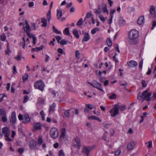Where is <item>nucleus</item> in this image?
<instances>
[{"instance_id": "obj_1", "label": "nucleus", "mask_w": 156, "mask_h": 156, "mask_svg": "<svg viewBox=\"0 0 156 156\" xmlns=\"http://www.w3.org/2000/svg\"><path fill=\"white\" fill-rule=\"evenodd\" d=\"M149 90V89L148 88L144 91L142 94L140 92L139 93L137 96V99L139 100L144 99L147 101H150L151 100L150 97L151 95V92H149L148 93Z\"/></svg>"}, {"instance_id": "obj_2", "label": "nucleus", "mask_w": 156, "mask_h": 156, "mask_svg": "<svg viewBox=\"0 0 156 156\" xmlns=\"http://www.w3.org/2000/svg\"><path fill=\"white\" fill-rule=\"evenodd\" d=\"M138 31L135 29L132 30L129 33V38L130 40L136 39L139 36Z\"/></svg>"}, {"instance_id": "obj_3", "label": "nucleus", "mask_w": 156, "mask_h": 156, "mask_svg": "<svg viewBox=\"0 0 156 156\" xmlns=\"http://www.w3.org/2000/svg\"><path fill=\"white\" fill-rule=\"evenodd\" d=\"M58 129L55 127L52 128L50 131L51 136L53 139L57 138L58 136Z\"/></svg>"}, {"instance_id": "obj_4", "label": "nucleus", "mask_w": 156, "mask_h": 156, "mask_svg": "<svg viewBox=\"0 0 156 156\" xmlns=\"http://www.w3.org/2000/svg\"><path fill=\"white\" fill-rule=\"evenodd\" d=\"M34 87L35 88L38 89L41 91H43L44 87V83L41 80L35 83Z\"/></svg>"}, {"instance_id": "obj_5", "label": "nucleus", "mask_w": 156, "mask_h": 156, "mask_svg": "<svg viewBox=\"0 0 156 156\" xmlns=\"http://www.w3.org/2000/svg\"><path fill=\"white\" fill-rule=\"evenodd\" d=\"M109 112L112 117H115L118 115L119 113L118 106L116 104L115 105L114 107Z\"/></svg>"}, {"instance_id": "obj_6", "label": "nucleus", "mask_w": 156, "mask_h": 156, "mask_svg": "<svg viewBox=\"0 0 156 156\" xmlns=\"http://www.w3.org/2000/svg\"><path fill=\"white\" fill-rule=\"evenodd\" d=\"M10 133L9 129L7 127H5L2 128V133L0 129V135L2 136H3V134H4L5 136H9Z\"/></svg>"}, {"instance_id": "obj_7", "label": "nucleus", "mask_w": 156, "mask_h": 156, "mask_svg": "<svg viewBox=\"0 0 156 156\" xmlns=\"http://www.w3.org/2000/svg\"><path fill=\"white\" fill-rule=\"evenodd\" d=\"M36 141L34 140H31L29 143V146L31 150L35 149L37 146Z\"/></svg>"}, {"instance_id": "obj_8", "label": "nucleus", "mask_w": 156, "mask_h": 156, "mask_svg": "<svg viewBox=\"0 0 156 156\" xmlns=\"http://www.w3.org/2000/svg\"><path fill=\"white\" fill-rule=\"evenodd\" d=\"M94 148V147L93 146L85 147L83 148V151L86 155H88L90 151Z\"/></svg>"}, {"instance_id": "obj_9", "label": "nucleus", "mask_w": 156, "mask_h": 156, "mask_svg": "<svg viewBox=\"0 0 156 156\" xmlns=\"http://www.w3.org/2000/svg\"><path fill=\"white\" fill-rule=\"evenodd\" d=\"M30 121V118L28 114L25 115L23 117V122L25 124H27Z\"/></svg>"}, {"instance_id": "obj_10", "label": "nucleus", "mask_w": 156, "mask_h": 156, "mask_svg": "<svg viewBox=\"0 0 156 156\" xmlns=\"http://www.w3.org/2000/svg\"><path fill=\"white\" fill-rule=\"evenodd\" d=\"M42 127V125L39 123L35 122L34 123L33 127L35 130H41Z\"/></svg>"}, {"instance_id": "obj_11", "label": "nucleus", "mask_w": 156, "mask_h": 156, "mask_svg": "<svg viewBox=\"0 0 156 156\" xmlns=\"http://www.w3.org/2000/svg\"><path fill=\"white\" fill-rule=\"evenodd\" d=\"M16 121V114L15 112H12L11 118L10 119V122L12 124H14Z\"/></svg>"}, {"instance_id": "obj_12", "label": "nucleus", "mask_w": 156, "mask_h": 156, "mask_svg": "<svg viewBox=\"0 0 156 156\" xmlns=\"http://www.w3.org/2000/svg\"><path fill=\"white\" fill-rule=\"evenodd\" d=\"M75 140L76 144H75L74 146L76 148H79L81 146V143L80 138L77 137H76L75 138Z\"/></svg>"}, {"instance_id": "obj_13", "label": "nucleus", "mask_w": 156, "mask_h": 156, "mask_svg": "<svg viewBox=\"0 0 156 156\" xmlns=\"http://www.w3.org/2000/svg\"><path fill=\"white\" fill-rule=\"evenodd\" d=\"M127 64L131 67H135L137 65V63L135 61L131 60L128 62Z\"/></svg>"}, {"instance_id": "obj_14", "label": "nucleus", "mask_w": 156, "mask_h": 156, "mask_svg": "<svg viewBox=\"0 0 156 156\" xmlns=\"http://www.w3.org/2000/svg\"><path fill=\"white\" fill-rule=\"evenodd\" d=\"M95 85L96 86H95V87H94V88H96L101 91H104L101 88V84L99 83L98 82L96 81H95Z\"/></svg>"}, {"instance_id": "obj_15", "label": "nucleus", "mask_w": 156, "mask_h": 156, "mask_svg": "<svg viewBox=\"0 0 156 156\" xmlns=\"http://www.w3.org/2000/svg\"><path fill=\"white\" fill-rule=\"evenodd\" d=\"M144 22V17L143 16H141L138 19L137 23L138 24L141 25L143 24Z\"/></svg>"}, {"instance_id": "obj_16", "label": "nucleus", "mask_w": 156, "mask_h": 156, "mask_svg": "<svg viewBox=\"0 0 156 156\" xmlns=\"http://www.w3.org/2000/svg\"><path fill=\"white\" fill-rule=\"evenodd\" d=\"M101 7L102 9L103 10V12L104 13L107 12L108 14V10L107 8V5L106 4L103 3L101 4Z\"/></svg>"}, {"instance_id": "obj_17", "label": "nucleus", "mask_w": 156, "mask_h": 156, "mask_svg": "<svg viewBox=\"0 0 156 156\" xmlns=\"http://www.w3.org/2000/svg\"><path fill=\"white\" fill-rule=\"evenodd\" d=\"M134 144L133 142H130L127 145V148L129 151L133 149L134 147Z\"/></svg>"}, {"instance_id": "obj_18", "label": "nucleus", "mask_w": 156, "mask_h": 156, "mask_svg": "<svg viewBox=\"0 0 156 156\" xmlns=\"http://www.w3.org/2000/svg\"><path fill=\"white\" fill-rule=\"evenodd\" d=\"M44 46L41 45L39 47H37L35 48H32L31 49V51L34 52V51H37L42 50Z\"/></svg>"}, {"instance_id": "obj_19", "label": "nucleus", "mask_w": 156, "mask_h": 156, "mask_svg": "<svg viewBox=\"0 0 156 156\" xmlns=\"http://www.w3.org/2000/svg\"><path fill=\"white\" fill-rule=\"evenodd\" d=\"M66 129L65 128H62L61 129V134L60 135L61 137L65 138L66 134Z\"/></svg>"}, {"instance_id": "obj_20", "label": "nucleus", "mask_w": 156, "mask_h": 156, "mask_svg": "<svg viewBox=\"0 0 156 156\" xmlns=\"http://www.w3.org/2000/svg\"><path fill=\"white\" fill-rule=\"evenodd\" d=\"M57 17L58 19H59L62 15V10L57 9Z\"/></svg>"}, {"instance_id": "obj_21", "label": "nucleus", "mask_w": 156, "mask_h": 156, "mask_svg": "<svg viewBox=\"0 0 156 156\" xmlns=\"http://www.w3.org/2000/svg\"><path fill=\"white\" fill-rule=\"evenodd\" d=\"M90 39V37L89 34L87 33H85L84 34V37L83 41H87Z\"/></svg>"}, {"instance_id": "obj_22", "label": "nucleus", "mask_w": 156, "mask_h": 156, "mask_svg": "<svg viewBox=\"0 0 156 156\" xmlns=\"http://www.w3.org/2000/svg\"><path fill=\"white\" fill-rule=\"evenodd\" d=\"M118 106V108H119L120 111H123L125 110L126 108V106L125 105H119L118 104H116Z\"/></svg>"}, {"instance_id": "obj_23", "label": "nucleus", "mask_w": 156, "mask_h": 156, "mask_svg": "<svg viewBox=\"0 0 156 156\" xmlns=\"http://www.w3.org/2000/svg\"><path fill=\"white\" fill-rule=\"evenodd\" d=\"M23 58L24 59V57L22 56V54L20 52H19L18 55L17 56L15 57L14 58L17 61H20L21 60V58Z\"/></svg>"}, {"instance_id": "obj_24", "label": "nucleus", "mask_w": 156, "mask_h": 156, "mask_svg": "<svg viewBox=\"0 0 156 156\" xmlns=\"http://www.w3.org/2000/svg\"><path fill=\"white\" fill-rule=\"evenodd\" d=\"M88 119H93V120H96L99 121L100 122H101V119H100L99 118L97 117H96L94 115L91 116L90 117H88Z\"/></svg>"}, {"instance_id": "obj_25", "label": "nucleus", "mask_w": 156, "mask_h": 156, "mask_svg": "<svg viewBox=\"0 0 156 156\" xmlns=\"http://www.w3.org/2000/svg\"><path fill=\"white\" fill-rule=\"evenodd\" d=\"M150 13L151 14H154L155 12V8L154 5H151L149 10Z\"/></svg>"}, {"instance_id": "obj_26", "label": "nucleus", "mask_w": 156, "mask_h": 156, "mask_svg": "<svg viewBox=\"0 0 156 156\" xmlns=\"http://www.w3.org/2000/svg\"><path fill=\"white\" fill-rule=\"evenodd\" d=\"M101 6L99 5H98V8L96 9L95 13L98 14L101 13Z\"/></svg>"}, {"instance_id": "obj_27", "label": "nucleus", "mask_w": 156, "mask_h": 156, "mask_svg": "<svg viewBox=\"0 0 156 156\" xmlns=\"http://www.w3.org/2000/svg\"><path fill=\"white\" fill-rule=\"evenodd\" d=\"M6 115V112L3 109H0V117L5 116Z\"/></svg>"}, {"instance_id": "obj_28", "label": "nucleus", "mask_w": 156, "mask_h": 156, "mask_svg": "<svg viewBox=\"0 0 156 156\" xmlns=\"http://www.w3.org/2000/svg\"><path fill=\"white\" fill-rule=\"evenodd\" d=\"M125 23V20L123 18L120 17L119 20V24L120 25H124Z\"/></svg>"}, {"instance_id": "obj_29", "label": "nucleus", "mask_w": 156, "mask_h": 156, "mask_svg": "<svg viewBox=\"0 0 156 156\" xmlns=\"http://www.w3.org/2000/svg\"><path fill=\"white\" fill-rule=\"evenodd\" d=\"M55 103H53L52 105H50L49 106L50 109L49 110V112L50 113V112L54 111L55 110Z\"/></svg>"}, {"instance_id": "obj_30", "label": "nucleus", "mask_w": 156, "mask_h": 156, "mask_svg": "<svg viewBox=\"0 0 156 156\" xmlns=\"http://www.w3.org/2000/svg\"><path fill=\"white\" fill-rule=\"evenodd\" d=\"M70 110H67L66 111L64 112V114L65 115V116L69 118L70 117Z\"/></svg>"}, {"instance_id": "obj_31", "label": "nucleus", "mask_w": 156, "mask_h": 156, "mask_svg": "<svg viewBox=\"0 0 156 156\" xmlns=\"http://www.w3.org/2000/svg\"><path fill=\"white\" fill-rule=\"evenodd\" d=\"M73 34L75 37L76 38H78L79 37V36L78 34V31L76 30L75 29L73 30Z\"/></svg>"}, {"instance_id": "obj_32", "label": "nucleus", "mask_w": 156, "mask_h": 156, "mask_svg": "<svg viewBox=\"0 0 156 156\" xmlns=\"http://www.w3.org/2000/svg\"><path fill=\"white\" fill-rule=\"evenodd\" d=\"M5 97H7V96L5 94H0V102L2 101L3 100V98Z\"/></svg>"}, {"instance_id": "obj_33", "label": "nucleus", "mask_w": 156, "mask_h": 156, "mask_svg": "<svg viewBox=\"0 0 156 156\" xmlns=\"http://www.w3.org/2000/svg\"><path fill=\"white\" fill-rule=\"evenodd\" d=\"M99 30V29L98 27H96L95 28H94L91 31V33L92 34H95L97 31H98Z\"/></svg>"}, {"instance_id": "obj_34", "label": "nucleus", "mask_w": 156, "mask_h": 156, "mask_svg": "<svg viewBox=\"0 0 156 156\" xmlns=\"http://www.w3.org/2000/svg\"><path fill=\"white\" fill-rule=\"evenodd\" d=\"M41 23H43L42 26L44 27H45L47 25V20L45 19H42L41 20Z\"/></svg>"}, {"instance_id": "obj_35", "label": "nucleus", "mask_w": 156, "mask_h": 156, "mask_svg": "<svg viewBox=\"0 0 156 156\" xmlns=\"http://www.w3.org/2000/svg\"><path fill=\"white\" fill-rule=\"evenodd\" d=\"M107 43L108 47H111L112 45V42L111 39L108 38L107 39Z\"/></svg>"}, {"instance_id": "obj_36", "label": "nucleus", "mask_w": 156, "mask_h": 156, "mask_svg": "<svg viewBox=\"0 0 156 156\" xmlns=\"http://www.w3.org/2000/svg\"><path fill=\"white\" fill-rule=\"evenodd\" d=\"M83 21L82 18L80 19L77 23V25L78 26H81L83 24Z\"/></svg>"}, {"instance_id": "obj_37", "label": "nucleus", "mask_w": 156, "mask_h": 156, "mask_svg": "<svg viewBox=\"0 0 156 156\" xmlns=\"http://www.w3.org/2000/svg\"><path fill=\"white\" fill-rule=\"evenodd\" d=\"M51 10L50 9L49 10V11H48V13L47 14V18L48 22H49L51 20Z\"/></svg>"}, {"instance_id": "obj_38", "label": "nucleus", "mask_w": 156, "mask_h": 156, "mask_svg": "<svg viewBox=\"0 0 156 156\" xmlns=\"http://www.w3.org/2000/svg\"><path fill=\"white\" fill-rule=\"evenodd\" d=\"M24 29V30L27 32V31H29L30 30L31 28L30 27V26L29 25H28L27 26H26V30H25V27H24L23 28Z\"/></svg>"}, {"instance_id": "obj_39", "label": "nucleus", "mask_w": 156, "mask_h": 156, "mask_svg": "<svg viewBox=\"0 0 156 156\" xmlns=\"http://www.w3.org/2000/svg\"><path fill=\"white\" fill-rule=\"evenodd\" d=\"M86 107L88 108L90 110H92L94 107V106L91 104H87L86 105Z\"/></svg>"}, {"instance_id": "obj_40", "label": "nucleus", "mask_w": 156, "mask_h": 156, "mask_svg": "<svg viewBox=\"0 0 156 156\" xmlns=\"http://www.w3.org/2000/svg\"><path fill=\"white\" fill-rule=\"evenodd\" d=\"M43 143V141L41 138H39L37 141V143L39 145H41Z\"/></svg>"}, {"instance_id": "obj_41", "label": "nucleus", "mask_w": 156, "mask_h": 156, "mask_svg": "<svg viewBox=\"0 0 156 156\" xmlns=\"http://www.w3.org/2000/svg\"><path fill=\"white\" fill-rule=\"evenodd\" d=\"M67 43V41H65L63 40H62L60 42V44L61 45H63L65 44H66Z\"/></svg>"}, {"instance_id": "obj_42", "label": "nucleus", "mask_w": 156, "mask_h": 156, "mask_svg": "<svg viewBox=\"0 0 156 156\" xmlns=\"http://www.w3.org/2000/svg\"><path fill=\"white\" fill-rule=\"evenodd\" d=\"M53 31L55 32L56 34H61V32L60 31H59L57 29L55 28L54 26L53 27Z\"/></svg>"}, {"instance_id": "obj_43", "label": "nucleus", "mask_w": 156, "mask_h": 156, "mask_svg": "<svg viewBox=\"0 0 156 156\" xmlns=\"http://www.w3.org/2000/svg\"><path fill=\"white\" fill-rule=\"evenodd\" d=\"M28 77V76L27 74H25L23 76V81H26L27 80Z\"/></svg>"}, {"instance_id": "obj_44", "label": "nucleus", "mask_w": 156, "mask_h": 156, "mask_svg": "<svg viewBox=\"0 0 156 156\" xmlns=\"http://www.w3.org/2000/svg\"><path fill=\"white\" fill-rule=\"evenodd\" d=\"M148 145L147 146L148 149H150L152 147V141L151 140L149 141L148 142Z\"/></svg>"}, {"instance_id": "obj_45", "label": "nucleus", "mask_w": 156, "mask_h": 156, "mask_svg": "<svg viewBox=\"0 0 156 156\" xmlns=\"http://www.w3.org/2000/svg\"><path fill=\"white\" fill-rule=\"evenodd\" d=\"M115 11V9L111 10L110 14L112 18H113V14L114 13Z\"/></svg>"}, {"instance_id": "obj_46", "label": "nucleus", "mask_w": 156, "mask_h": 156, "mask_svg": "<svg viewBox=\"0 0 156 156\" xmlns=\"http://www.w3.org/2000/svg\"><path fill=\"white\" fill-rule=\"evenodd\" d=\"M109 99H112L116 98V94H112L111 96H109Z\"/></svg>"}, {"instance_id": "obj_47", "label": "nucleus", "mask_w": 156, "mask_h": 156, "mask_svg": "<svg viewBox=\"0 0 156 156\" xmlns=\"http://www.w3.org/2000/svg\"><path fill=\"white\" fill-rule=\"evenodd\" d=\"M29 97L27 96H25L24 97V100L23 101V102L25 103L27 102L28 100Z\"/></svg>"}, {"instance_id": "obj_48", "label": "nucleus", "mask_w": 156, "mask_h": 156, "mask_svg": "<svg viewBox=\"0 0 156 156\" xmlns=\"http://www.w3.org/2000/svg\"><path fill=\"white\" fill-rule=\"evenodd\" d=\"M66 34L67 35H69V29L68 28H66L64 30Z\"/></svg>"}, {"instance_id": "obj_49", "label": "nucleus", "mask_w": 156, "mask_h": 156, "mask_svg": "<svg viewBox=\"0 0 156 156\" xmlns=\"http://www.w3.org/2000/svg\"><path fill=\"white\" fill-rule=\"evenodd\" d=\"M58 154L59 156H65L64 153L62 150L59 151L58 153Z\"/></svg>"}, {"instance_id": "obj_50", "label": "nucleus", "mask_w": 156, "mask_h": 156, "mask_svg": "<svg viewBox=\"0 0 156 156\" xmlns=\"http://www.w3.org/2000/svg\"><path fill=\"white\" fill-rule=\"evenodd\" d=\"M142 87H146L147 86V84L146 83V82L144 80H142Z\"/></svg>"}, {"instance_id": "obj_51", "label": "nucleus", "mask_w": 156, "mask_h": 156, "mask_svg": "<svg viewBox=\"0 0 156 156\" xmlns=\"http://www.w3.org/2000/svg\"><path fill=\"white\" fill-rule=\"evenodd\" d=\"M32 38L33 40V44L35 45L36 43L37 39L35 36H32Z\"/></svg>"}, {"instance_id": "obj_52", "label": "nucleus", "mask_w": 156, "mask_h": 156, "mask_svg": "<svg viewBox=\"0 0 156 156\" xmlns=\"http://www.w3.org/2000/svg\"><path fill=\"white\" fill-rule=\"evenodd\" d=\"M75 54L76 57V58H80V54L79 52V51H76L75 52Z\"/></svg>"}, {"instance_id": "obj_53", "label": "nucleus", "mask_w": 156, "mask_h": 156, "mask_svg": "<svg viewBox=\"0 0 156 156\" xmlns=\"http://www.w3.org/2000/svg\"><path fill=\"white\" fill-rule=\"evenodd\" d=\"M24 148H19L18 149V151L20 153V154H22L24 152Z\"/></svg>"}, {"instance_id": "obj_54", "label": "nucleus", "mask_w": 156, "mask_h": 156, "mask_svg": "<svg viewBox=\"0 0 156 156\" xmlns=\"http://www.w3.org/2000/svg\"><path fill=\"white\" fill-rule=\"evenodd\" d=\"M27 36L30 38L32 37V36H34V34H31L29 31H27Z\"/></svg>"}, {"instance_id": "obj_55", "label": "nucleus", "mask_w": 156, "mask_h": 156, "mask_svg": "<svg viewBox=\"0 0 156 156\" xmlns=\"http://www.w3.org/2000/svg\"><path fill=\"white\" fill-rule=\"evenodd\" d=\"M9 136H4V137H5V140H6V141H12V140L9 137Z\"/></svg>"}, {"instance_id": "obj_56", "label": "nucleus", "mask_w": 156, "mask_h": 156, "mask_svg": "<svg viewBox=\"0 0 156 156\" xmlns=\"http://www.w3.org/2000/svg\"><path fill=\"white\" fill-rule=\"evenodd\" d=\"M2 117V119L3 122H5L7 121V119L6 117V115Z\"/></svg>"}, {"instance_id": "obj_57", "label": "nucleus", "mask_w": 156, "mask_h": 156, "mask_svg": "<svg viewBox=\"0 0 156 156\" xmlns=\"http://www.w3.org/2000/svg\"><path fill=\"white\" fill-rule=\"evenodd\" d=\"M56 38L58 43H60V41L61 40L62 37L59 36H58L56 37Z\"/></svg>"}, {"instance_id": "obj_58", "label": "nucleus", "mask_w": 156, "mask_h": 156, "mask_svg": "<svg viewBox=\"0 0 156 156\" xmlns=\"http://www.w3.org/2000/svg\"><path fill=\"white\" fill-rule=\"evenodd\" d=\"M121 152V151L120 150H118L117 151L115 152V155L118 156L119 155Z\"/></svg>"}, {"instance_id": "obj_59", "label": "nucleus", "mask_w": 156, "mask_h": 156, "mask_svg": "<svg viewBox=\"0 0 156 156\" xmlns=\"http://www.w3.org/2000/svg\"><path fill=\"white\" fill-rule=\"evenodd\" d=\"M143 63V60H142L140 62V63L139 64V68H140L141 69L142 68Z\"/></svg>"}, {"instance_id": "obj_60", "label": "nucleus", "mask_w": 156, "mask_h": 156, "mask_svg": "<svg viewBox=\"0 0 156 156\" xmlns=\"http://www.w3.org/2000/svg\"><path fill=\"white\" fill-rule=\"evenodd\" d=\"M91 13L90 12L87 13L86 16V18H89L91 16Z\"/></svg>"}, {"instance_id": "obj_61", "label": "nucleus", "mask_w": 156, "mask_h": 156, "mask_svg": "<svg viewBox=\"0 0 156 156\" xmlns=\"http://www.w3.org/2000/svg\"><path fill=\"white\" fill-rule=\"evenodd\" d=\"M99 80L100 82H103L104 81L105 79L104 78L102 77L101 76L99 77Z\"/></svg>"}, {"instance_id": "obj_62", "label": "nucleus", "mask_w": 156, "mask_h": 156, "mask_svg": "<svg viewBox=\"0 0 156 156\" xmlns=\"http://www.w3.org/2000/svg\"><path fill=\"white\" fill-rule=\"evenodd\" d=\"M99 17L100 19V20L102 21V22H104L105 21V19L104 18V17L102 16H99Z\"/></svg>"}, {"instance_id": "obj_63", "label": "nucleus", "mask_w": 156, "mask_h": 156, "mask_svg": "<svg viewBox=\"0 0 156 156\" xmlns=\"http://www.w3.org/2000/svg\"><path fill=\"white\" fill-rule=\"evenodd\" d=\"M34 5V3L33 2H29V4L28 5V6L29 7H31L32 6H33Z\"/></svg>"}, {"instance_id": "obj_64", "label": "nucleus", "mask_w": 156, "mask_h": 156, "mask_svg": "<svg viewBox=\"0 0 156 156\" xmlns=\"http://www.w3.org/2000/svg\"><path fill=\"white\" fill-rule=\"evenodd\" d=\"M58 51L60 54H62L63 52V50L61 48H59L58 49Z\"/></svg>"}]
</instances>
